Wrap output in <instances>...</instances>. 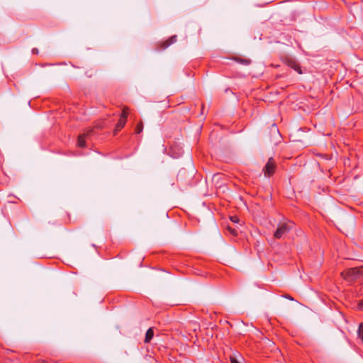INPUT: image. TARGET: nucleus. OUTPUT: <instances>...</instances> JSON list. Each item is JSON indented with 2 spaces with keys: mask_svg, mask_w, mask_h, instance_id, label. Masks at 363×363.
Returning <instances> with one entry per match:
<instances>
[{
  "mask_svg": "<svg viewBox=\"0 0 363 363\" xmlns=\"http://www.w3.org/2000/svg\"><path fill=\"white\" fill-rule=\"evenodd\" d=\"M294 223L286 220L283 222H280L278 224L277 230L274 232V236L276 239H280L287 234L294 227Z\"/></svg>",
  "mask_w": 363,
  "mask_h": 363,
  "instance_id": "nucleus-1",
  "label": "nucleus"
},
{
  "mask_svg": "<svg viewBox=\"0 0 363 363\" xmlns=\"http://www.w3.org/2000/svg\"><path fill=\"white\" fill-rule=\"evenodd\" d=\"M342 276L347 281H353L363 277V267L347 269L342 272Z\"/></svg>",
  "mask_w": 363,
  "mask_h": 363,
  "instance_id": "nucleus-2",
  "label": "nucleus"
},
{
  "mask_svg": "<svg viewBox=\"0 0 363 363\" xmlns=\"http://www.w3.org/2000/svg\"><path fill=\"white\" fill-rule=\"evenodd\" d=\"M183 148L182 146L177 143H175L170 149L169 155L174 159H178L183 156Z\"/></svg>",
  "mask_w": 363,
  "mask_h": 363,
  "instance_id": "nucleus-3",
  "label": "nucleus"
},
{
  "mask_svg": "<svg viewBox=\"0 0 363 363\" xmlns=\"http://www.w3.org/2000/svg\"><path fill=\"white\" fill-rule=\"evenodd\" d=\"M128 114V113L127 110L125 108H123V110L121 114V118H120L119 121H118V123L116 125L115 130H114L115 135L117 133L118 131H119L121 128H123L124 127V125H125Z\"/></svg>",
  "mask_w": 363,
  "mask_h": 363,
  "instance_id": "nucleus-4",
  "label": "nucleus"
},
{
  "mask_svg": "<svg viewBox=\"0 0 363 363\" xmlns=\"http://www.w3.org/2000/svg\"><path fill=\"white\" fill-rule=\"evenodd\" d=\"M276 168L277 165L274 160H268L263 169L264 176L267 177L272 176L274 173Z\"/></svg>",
  "mask_w": 363,
  "mask_h": 363,
  "instance_id": "nucleus-5",
  "label": "nucleus"
},
{
  "mask_svg": "<svg viewBox=\"0 0 363 363\" xmlns=\"http://www.w3.org/2000/svg\"><path fill=\"white\" fill-rule=\"evenodd\" d=\"M154 337V331H153V329L152 328H150L147 332H146V334H145V340L144 342L145 343H149L152 337Z\"/></svg>",
  "mask_w": 363,
  "mask_h": 363,
  "instance_id": "nucleus-6",
  "label": "nucleus"
},
{
  "mask_svg": "<svg viewBox=\"0 0 363 363\" xmlns=\"http://www.w3.org/2000/svg\"><path fill=\"white\" fill-rule=\"evenodd\" d=\"M289 66H290L292 69H294L295 71H296L298 74L302 73L300 65L294 60H289Z\"/></svg>",
  "mask_w": 363,
  "mask_h": 363,
  "instance_id": "nucleus-7",
  "label": "nucleus"
},
{
  "mask_svg": "<svg viewBox=\"0 0 363 363\" xmlns=\"http://www.w3.org/2000/svg\"><path fill=\"white\" fill-rule=\"evenodd\" d=\"M177 41V35L172 36L168 40L165 41L162 44V49L167 48L169 45L174 43Z\"/></svg>",
  "mask_w": 363,
  "mask_h": 363,
  "instance_id": "nucleus-8",
  "label": "nucleus"
},
{
  "mask_svg": "<svg viewBox=\"0 0 363 363\" xmlns=\"http://www.w3.org/2000/svg\"><path fill=\"white\" fill-rule=\"evenodd\" d=\"M86 135L82 134V135H80L78 137L77 145H78L79 147H83L85 146V138H86Z\"/></svg>",
  "mask_w": 363,
  "mask_h": 363,
  "instance_id": "nucleus-9",
  "label": "nucleus"
},
{
  "mask_svg": "<svg viewBox=\"0 0 363 363\" xmlns=\"http://www.w3.org/2000/svg\"><path fill=\"white\" fill-rule=\"evenodd\" d=\"M143 130V124L142 122H140L139 123L137 124L136 127H135V133L136 134H140Z\"/></svg>",
  "mask_w": 363,
  "mask_h": 363,
  "instance_id": "nucleus-10",
  "label": "nucleus"
},
{
  "mask_svg": "<svg viewBox=\"0 0 363 363\" xmlns=\"http://www.w3.org/2000/svg\"><path fill=\"white\" fill-rule=\"evenodd\" d=\"M358 337L363 342V323H360L358 329Z\"/></svg>",
  "mask_w": 363,
  "mask_h": 363,
  "instance_id": "nucleus-11",
  "label": "nucleus"
},
{
  "mask_svg": "<svg viewBox=\"0 0 363 363\" xmlns=\"http://www.w3.org/2000/svg\"><path fill=\"white\" fill-rule=\"evenodd\" d=\"M227 230L233 236H236L238 234L237 230L235 228H233L232 227L228 226Z\"/></svg>",
  "mask_w": 363,
  "mask_h": 363,
  "instance_id": "nucleus-12",
  "label": "nucleus"
},
{
  "mask_svg": "<svg viewBox=\"0 0 363 363\" xmlns=\"http://www.w3.org/2000/svg\"><path fill=\"white\" fill-rule=\"evenodd\" d=\"M230 361L231 363H239L237 359L235 357L230 356Z\"/></svg>",
  "mask_w": 363,
  "mask_h": 363,
  "instance_id": "nucleus-13",
  "label": "nucleus"
},
{
  "mask_svg": "<svg viewBox=\"0 0 363 363\" xmlns=\"http://www.w3.org/2000/svg\"><path fill=\"white\" fill-rule=\"evenodd\" d=\"M230 220L233 222V223H238L239 219L237 216H232L230 217Z\"/></svg>",
  "mask_w": 363,
  "mask_h": 363,
  "instance_id": "nucleus-14",
  "label": "nucleus"
},
{
  "mask_svg": "<svg viewBox=\"0 0 363 363\" xmlns=\"http://www.w3.org/2000/svg\"><path fill=\"white\" fill-rule=\"evenodd\" d=\"M358 307L360 310H363V298L359 301L358 303Z\"/></svg>",
  "mask_w": 363,
  "mask_h": 363,
  "instance_id": "nucleus-15",
  "label": "nucleus"
},
{
  "mask_svg": "<svg viewBox=\"0 0 363 363\" xmlns=\"http://www.w3.org/2000/svg\"><path fill=\"white\" fill-rule=\"evenodd\" d=\"M239 62L240 63H242V64H244V65H249L250 64V60H240Z\"/></svg>",
  "mask_w": 363,
  "mask_h": 363,
  "instance_id": "nucleus-16",
  "label": "nucleus"
},
{
  "mask_svg": "<svg viewBox=\"0 0 363 363\" xmlns=\"http://www.w3.org/2000/svg\"><path fill=\"white\" fill-rule=\"evenodd\" d=\"M32 52H33V54H38V50L37 48H33V49L32 50Z\"/></svg>",
  "mask_w": 363,
  "mask_h": 363,
  "instance_id": "nucleus-17",
  "label": "nucleus"
},
{
  "mask_svg": "<svg viewBox=\"0 0 363 363\" xmlns=\"http://www.w3.org/2000/svg\"><path fill=\"white\" fill-rule=\"evenodd\" d=\"M286 297L287 298L290 299V300H293V298H292L291 296H286Z\"/></svg>",
  "mask_w": 363,
  "mask_h": 363,
  "instance_id": "nucleus-18",
  "label": "nucleus"
},
{
  "mask_svg": "<svg viewBox=\"0 0 363 363\" xmlns=\"http://www.w3.org/2000/svg\"><path fill=\"white\" fill-rule=\"evenodd\" d=\"M284 159L289 160V159H291V157H284Z\"/></svg>",
  "mask_w": 363,
  "mask_h": 363,
  "instance_id": "nucleus-19",
  "label": "nucleus"
},
{
  "mask_svg": "<svg viewBox=\"0 0 363 363\" xmlns=\"http://www.w3.org/2000/svg\"><path fill=\"white\" fill-rule=\"evenodd\" d=\"M273 128H274V129H277V127H276V125H273Z\"/></svg>",
  "mask_w": 363,
  "mask_h": 363,
  "instance_id": "nucleus-20",
  "label": "nucleus"
}]
</instances>
